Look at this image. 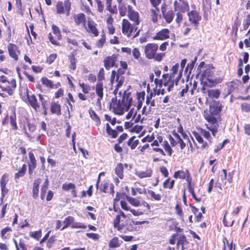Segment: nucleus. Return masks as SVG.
Returning <instances> with one entry per match:
<instances>
[{"mask_svg": "<svg viewBox=\"0 0 250 250\" xmlns=\"http://www.w3.org/2000/svg\"><path fill=\"white\" fill-rule=\"evenodd\" d=\"M159 48L158 44L151 42L147 43L144 48V53L146 58L148 60H153L160 62L166 56V53H157Z\"/></svg>", "mask_w": 250, "mask_h": 250, "instance_id": "423d86ee", "label": "nucleus"}, {"mask_svg": "<svg viewBox=\"0 0 250 250\" xmlns=\"http://www.w3.org/2000/svg\"><path fill=\"white\" fill-rule=\"evenodd\" d=\"M12 231V228L9 226L2 229L1 230V237L2 239H9L10 236V232Z\"/></svg>", "mask_w": 250, "mask_h": 250, "instance_id": "49530a36", "label": "nucleus"}, {"mask_svg": "<svg viewBox=\"0 0 250 250\" xmlns=\"http://www.w3.org/2000/svg\"><path fill=\"white\" fill-rule=\"evenodd\" d=\"M73 19L76 25H82L83 27H85L86 20L85 15L83 13H81L74 15Z\"/></svg>", "mask_w": 250, "mask_h": 250, "instance_id": "c85d7f7f", "label": "nucleus"}, {"mask_svg": "<svg viewBox=\"0 0 250 250\" xmlns=\"http://www.w3.org/2000/svg\"><path fill=\"white\" fill-rule=\"evenodd\" d=\"M63 226L61 230L63 229L70 227L72 229H83L86 228V226L81 222H75V218L72 216H68L66 217L63 221Z\"/></svg>", "mask_w": 250, "mask_h": 250, "instance_id": "f8f14e48", "label": "nucleus"}, {"mask_svg": "<svg viewBox=\"0 0 250 250\" xmlns=\"http://www.w3.org/2000/svg\"><path fill=\"white\" fill-rule=\"evenodd\" d=\"M20 95L22 98L26 97L28 99L30 95L29 94V90L27 86L22 87L21 88Z\"/></svg>", "mask_w": 250, "mask_h": 250, "instance_id": "338daca9", "label": "nucleus"}, {"mask_svg": "<svg viewBox=\"0 0 250 250\" xmlns=\"http://www.w3.org/2000/svg\"><path fill=\"white\" fill-rule=\"evenodd\" d=\"M87 26L85 25V29L86 31L90 34H91L94 37H98L99 35V30L97 27V24L93 21H88Z\"/></svg>", "mask_w": 250, "mask_h": 250, "instance_id": "bb28decb", "label": "nucleus"}, {"mask_svg": "<svg viewBox=\"0 0 250 250\" xmlns=\"http://www.w3.org/2000/svg\"><path fill=\"white\" fill-rule=\"evenodd\" d=\"M118 3V10L119 15L122 17L127 16L128 19H132L133 17L140 15L139 13L135 10L130 5H126L125 3L117 1Z\"/></svg>", "mask_w": 250, "mask_h": 250, "instance_id": "1a4fd4ad", "label": "nucleus"}, {"mask_svg": "<svg viewBox=\"0 0 250 250\" xmlns=\"http://www.w3.org/2000/svg\"><path fill=\"white\" fill-rule=\"evenodd\" d=\"M125 72H126L125 70L123 68H119L117 71H116L115 70H113L111 71V76H110L111 83L112 84L113 83L114 81L115 80V76L117 75H120V76H123L125 74Z\"/></svg>", "mask_w": 250, "mask_h": 250, "instance_id": "ea45409f", "label": "nucleus"}, {"mask_svg": "<svg viewBox=\"0 0 250 250\" xmlns=\"http://www.w3.org/2000/svg\"><path fill=\"white\" fill-rule=\"evenodd\" d=\"M150 18L153 23L158 22L159 19L161 17L160 15V9L159 8L152 7L150 9Z\"/></svg>", "mask_w": 250, "mask_h": 250, "instance_id": "7c9ffc66", "label": "nucleus"}, {"mask_svg": "<svg viewBox=\"0 0 250 250\" xmlns=\"http://www.w3.org/2000/svg\"><path fill=\"white\" fill-rule=\"evenodd\" d=\"M115 80L117 83V84L116 85L114 92H117L118 90V89L123 85L125 81V77L124 76L117 75L115 76Z\"/></svg>", "mask_w": 250, "mask_h": 250, "instance_id": "a18cd8bd", "label": "nucleus"}, {"mask_svg": "<svg viewBox=\"0 0 250 250\" xmlns=\"http://www.w3.org/2000/svg\"><path fill=\"white\" fill-rule=\"evenodd\" d=\"M174 136L177 144L180 145V146L181 149H183L186 147V143L184 142L180 136L177 133H174L173 134Z\"/></svg>", "mask_w": 250, "mask_h": 250, "instance_id": "680f3d73", "label": "nucleus"}, {"mask_svg": "<svg viewBox=\"0 0 250 250\" xmlns=\"http://www.w3.org/2000/svg\"><path fill=\"white\" fill-rule=\"evenodd\" d=\"M147 193L149 195V199L152 201H160L162 199V195L154 190H147Z\"/></svg>", "mask_w": 250, "mask_h": 250, "instance_id": "a19ab883", "label": "nucleus"}, {"mask_svg": "<svg viewBox=\"0 0 250 250\" xmlns=\"http://www.w3.org/2000/svg\"><path fill=\"white\" fill-rule=\"evenodd\" d=\"M27 171V166L24 164L20 168L18 171L15 173L14 178L16 180L19 179L20 178L23 177Z\"/></svg>", "mask_w": 250, "mask_h": 250, "instance_id": "37998d69", "label": "nucleus"}, {"mask_svg": "<svg viewBox=\"0 0 250 250\" xmlns=\"http://www.w3.org/2000/svg\"><path fill=\"white\" fill-rule=\"evenodd\" d=\"M136 137L133 136L130 137L127 142V145L130 147L131 149H134L137 146L139 143L138 140H135Z\"/></svg>", "mask_w": 250, "mask_h": 250, "instance_id": "3c124183", "label": "nucleus"}, {"mask_svg": "<svg viewBox=\"0 0 250 250\" xmlns=\"http://www.w3.org/2000/svg\"><path fill=\"white\" fill-rule=\"evenodd\" d=\"M57 54L56 53H53L50 54L47 58L45 61V62L48 64H51L54 62L55 60L57 58Z\"/></svg>", "mask_w": 250, "mask_h": 250, "instance_id": "69168bd1", "label": "nucleus"}, {"mask_svg": "<svg viewBox=\"0 0 250 250\" xmlns=\"http://www.w3.org/2000/svg\"><path fill=\"white\" fill-rule=\"evenodd\" d=\"M189 21L193 24L195 29H197L199 21L201 20V16L196 10H191L188 14Z\"/></svg>", "mask_w": 250, "mask_h": 250, "instance_id": "aec40b11", "label": "nucleus"}, {"mask_svg": "<svg viewBox=\"0 0 250 250\" xmlns=\"http://www.w3.org/2000/svg\"><path fill=\"white\" fill-rule=\"evenodd\" d=\"M113 0H105L106 10L108 11L110 14L107 15L106 19V23L107 25L113 24L114 22V19L112 15H117L118 13V9L116 5L112 6Z\"/></svg>", "mask_w": 250, "mask_h": 250, "instance_id": "ddd939ff", "label": "nucleus"}, {"mask_svg": "<svg viewBox=\"0 0 250 250\" xmlns=\"http://www.w3.org/2000/svg\"><path fill=\"white\" fill-rule=\"evenodd\" d=\"M128 219L125 213L121 210H120L119 214L116 216L113 220L114 228L118 230L120 228H121V226H122Z\"/></svg>", "mask_w": 250, "mask_h": 250, "instance_id": "6ab92c4d", "label": "nucleus"}, {"mask_svg": "<svg viewBox=\"0 0 250 250\" xmlns=\"http://www.w3.org/2000/svg\"><path fill=\"white\" fill-rule=\"evenodd\" d=\"M122 241H120L118 237H114L112 238L108 243V246L110 248L114 249L120 247Z\"/></svg>", "mask_w": 250, "mask_h": 250, "instance_id": "4c0bfd02", "label": "nucleus"}, {"mask_svg": "<svg viewBox=\"0 0 250 250\" xmlns=\"http://www.w3.org/2000/svg\"><path fill=\"white\" fill-rule=\"evenodd\" d=\"M176 214L182 220H184V214L182 208L179 203H177L175 207Z\"/></svg>", "mask_w": 250, "mask_h": 250, "instance_id": "4d7b16f0", "label": "nucleus"}, {"mask_svg": "<svg viewBox=\"0 0 250 250\" xmlns=\"http://www.w3.org/2000/svg\"><path fill=\"white\" fill-rule=\"evenodd\" d=\"M173 177L175 179H186L188 185L192 183V178L188 169H186L185 171L179 170L174 172Z\"/></svg>", "mask_w": 250, "mask_h": 250, "instance_id": "f3484780", "label": "nucleus"}, {"mask_svg": "<svg viewBox=\"0 0 250 250\" xmlns=\"http://www.w3.org/2000/svg\"><path fill=\"white\" fill-rule=\"evenodd\" d=\"M198 130L199 131V132H192V134L194 137H195V139L198 142V143L199 144L201 145V148L202 149H204L205 148H208L209 147V145L206 141H205L203 140L202 136L204 137V138L208 141L209 144H211L212 138L209 132L202 128H198Z\"/></svg>", "mask_w": 250, "mask_h": 250, "instance_id": "0eeeda50", "label": "nucleus"}, {"mask_svg": "<svg viewBox=\"0 0 250 250\" xmlns=\"http://www.w3.org/2000/svg\"><path fill=\"white\" fill-rule=\"evenodd\" d=\"M188 190L189 192L191 194L192 198L196 201V202H199L201 201L202 199L201 197H197L196 196L195 193L194 192V184L192 183L188 185Z\"/></svg>", "mask_w": 250, "mask_h": 250, "instance_id": "de8ad7c7", "label": "nucleus"}, {"mask_svg": "<svg viewBox=\"0 0 250 250\" xmlns=\"http://www.w3.org/2000/svg\"><path fill=\"white\" fill-rule=\"evenodd\" d=\"M66 102L67 104L69 105L70 108L71 110H72L73 108V106L72 104L75 103V100L73 97V96L71 93H68L67 94V98L66 99Z\"/></svg>", "mask_w": 250, "mask_h": 250, "instance_id": "0e129e2a", "label": "nucleus"}, {"mask_svg": "<svg viewBox=\"0 0 250 250\" xmlns=\"http://www.w3.org/2000/svg\"><path fill=\"white\" fill-rule=\"evenodd\" d=\"M10 119V124L12 130H17L18 126L17 123V115L14 112L9 117L8 115L6 114L4 118L2 119L1 124L2 125H6L8 124V119Z\"/></svg>", "mask_w": 250, "mask_h": 250, "instance_id": "a211bd4d", "label": "nucleus"}, {"mask_svg": "<svg viewBox=\"0 0 250 250\" xmlns=\"http://www.w3.org/2000/svg\"><path fill=\"white\" fill-rule=\"evenodd\" d=\"M120 205L122 208L125 211H130L132 214L135 216H139L141 214V211L136 210L135 209H132L128 205L127 203L124 200H122L120 202Z\"/></svg>", "mask_w": 250, "mask_h": 250, "instance_id": "c9c22d12", "label": "nucleus"}, {"mask_svg": "<svg viewBox=\"0 0 250 250\" xmlns=\"http://www.w3.org/2000/svg\"><path fill=\"white\" fill-rule=\"evenodd\" d=\"M170 30L167 28H163L157 32L153 37L154 40L163 41L169 39Z\"/></svg>", "mask_w": 250, "mask_h": 250, "instance_id": "393cba45", "label": "nucleus"}, {"mask_svg": "<svg viewBox=\"0 0 250 250\" xmlns=\"http://www.w3.org/2000/svg\"><path fill=\"white\" fill-rule=\"evenodd\" d=\"M142 19L140 15H138L132 19H123L121 23V29L123 34L128 38L134 39L140 35L141 29L138 26L141 23Z\"/></svg>", "mask_w": 250, "mask_h": 250, "instance_id": "f03ea898", "label": "nucleus"}, {"mask_svg": "<svg viewBox=\"0 0 250 250\" xmlns=\"http://www.w3.org/2000/svg\"><path fill=\"white\" fill-rule=\"evenodd\" d=\"M179 69V64L176 63L170 69L171 72L169 73L164 74L162 76V79L159 80L156 78L154 79L155 83L158 84L160 87L162 85L167 87V90L170 91L174 87V84H178V82L181 79V74L178 73Z\"/></svg>", "mask_w": 250, "mask_h": 250, "instance_id": "7ed1b4c3", "label": "nucleus"}, {"mask_svg": "<svg viewBox=\"0 0 250 250\" xmlns=\"http://www.w3.org/2000/svg\"><path fill=\"white\" fill-rule=\"evenodd\" d=\"M182 5L183 6L180 8L179 6V3L177 2V0H175L173 3L174 9L175 11L180 10L182 12H184L187 9H189V5L187 2L183 0Z\"/></svg>", "mask_w": 250, "mask_h": 250, "instance_id": "79ce46f5", "label": "nucleus"}, {"mask_svg": "<svg viewBox=\"0 0 250 250\" xmlns=\"http://www.w3.org/2000/svg\"><path fill=\"white\" fill-rule=\"evenodd\" d=\"M175 16L174 11L172 10H170L167 11L164 15H163L164 19L167 23H170L173 21Z\"/></svg>", "mask_w": 250, "mask_h": 250, "instance_id": "c03bdc74", "label": "nucleus"}, {"mask_svg": "<svg viewBox=\"0 0 250 250\" xmlns=\"http://www.w3.org/2000/svg\"><path fill=\"white\" fill-rule=\"evenodd\" d=\"M146 140L148 142H152L151 146H156L153 148V151L159 152L163 156L167 154L168 156H171L173 153V149L169 145V142L166 140L163 139V137L160 135L157 134L156 138L154 140V135L152 134L149 136L147 135L146 137Z\"/></svg>", "mask_w": 250, "mask_h": 250, "instance_id": "20e7f679", "label": "nucleus"}, {"mask_svg": "<svg viewBox=\"0 0 250 250\" xmlns=\"http://www.w3.org/2000/svg\"><path fill=\"white\" fill-rule=\"evenodd\" d=\"M106 132L111 138H116L118 135L115 129H112L108 123L106 124Z\"/></svg>", "mask_w": 250, "mask_h": 250, "instance_id": "8fccbe9b", "label": "nucleus"}, {"mask_svg": "<svg viewBox=\"0 0 250 250\" xmlns=\"http://www.w3.org/2000/svg\"><path fill=\"white\" fill-rule=\"evenodd\" d=\"M62 188L64 191L71 190V194L72 197L74 198H76L78 196L76 186L72 183H65L63 184Z\"/></svg>", "mask_w": 250, "mask_h": 250, "instance_id": "473e14b6", "label": "nucleus"}, {"mask_svg": "<svg viewBox=\"0 0 250 250\" xmlns=\"http://www.w3.org/2000/svg\"><path fill=\"white\" fill-rule=\"evenodd\" d=\"M120 102L124 107L126 108V111H128L133 104V100L131 93L127 90H125L123 93Z\"/></svg>", "mask_w": 250, "mask_h": 250, "instance_id": "2eb2a0df", "label": "nucleus"}, {"mask_svg": "<svg viewBox=\"0 0 250 250\" xmlns=\"http://www.w3.org/2000/svg\"><path fill=\"white\" fill-rule=\"evenodd\" d=\"M42 231L41 229L30 232V236L37 240H39L41 237Z\"/></svg>", "mask_w": 250, "mask_h": 250, "instance_id": "774afa93", "label": "nucleus"}, {"mask_svg": "<svg viewBox=\"0 0 250 250\" xmlns=\"http://www.w3.org/2000/svg\"><path fill=\"white\" fill-rule=\"evenodd\" d=\"M223 105L219 101H213L209 106L208 109L205 110L203 115L208 122L205 124L206 128L211 132L213 136L216 135L219 127V120Z\"/></svg>", "mask_w": 250, "mask_h": 250, "instance_id": "f257e3e1", "label": "nucleus"}, {"mask_svg": "<svg viewBox=\"0 0 250 250\" xmlns=\"http://www.w3.org/2000/svg\"><path fill=\"white\" fill-rule=\"evenodd\" d=\"M124 167L127 168L128 167L127 164H123L122 163H119L117 164L115 168V173L118 177L122 180L124 178Z\"/></svg>", "mask_w": 250, "mask_h": 250, "instance_id": "2f4dec72", "label": "nucleus"}, {"mask_svg": "<svg viewBox=\"0 0 250 250\" xmlns=\"http://www.w3.org/2000/svg\"><path fill=\"white\" fill-rule=\"evenodd\" d=\"M42 83L49 88H54L55 84L53 82L46 77H43L41 79Z\"/></svg>", "mask_w": 250, "mask_h": 250, "instance_id": "864d4df0", "label": "nucleus"}, {"mask_svg": "<svg viewBox=\"0 0 250 250\" xmlns=\"http://www.w3.org/2000/svg\"><path fill=\"white\" fill-rule=\"evenodd\" d=\"M208 96L212 99L219 98L221 92L218 89H211L208 90Z\"/></svg>", "mask_w": 250, "mask_h": 250, "instance_id": "09e8293b", "label": "nucleus"}, {"mask_svg": "<svg viewBox=\"0 0 250 250\" xmlns=\"http://www.w3.org/2000/svg\"><path fill=\"white\" fill-rule=\"evenodd\" d=\"M50 111L52 114L60 116L62 114V107L59 101H52L50 104Z\"/></svg>", "mask_w": 250, "mask_h": 250, "instance_id": "cd10ccee", "label": "nucleus"}, {"mask_svg": "<svg viewBox=\"0 0 250 250\" xmlns=\"http://www.w3.org/2000/svg\"><path fill=\"white\" fill-rule=\"evenodd\" d=\"M175 183L174 180L171 179L170 177H168L163 182V187L164 189L172 190L174 188Z\"/></svg>", "mask_w": 250, "mask_h": 250, "instance_id": "58836bf2", "label": "nucleus"}, {"mask_svg": "<svg viewBox=\"0 0 250 250\" xmlns=\"http://www.w3.org/2000/svg\"><path fill=\"white\" fill-rule=\"evenodd\" d=\"M106 41V37L104 32L101 35V38L98 40L96 42V46L99 48H101L103 47Z\"/></svg>", "mask_w": 250, "mask_h": 250, "instance_id": "bf43d9fd", "label": "nucleus"}, {"mask_svg": "<svg viewBox=\"0 0 250 250\" xmlns=\"http://www.w3.org/2000/svg\"><path fill=\"white\" fill-rule=\"evenodd\" d=\"M41 182L40 178H37L35 180L33 184L32 195L34 199H36L39 197L40 185Z\"/></svg>", "mask_w": 250, "mask_h": 250, "instance_id": "72a5a7b5", "label": "nucleus"}, {"mask_svg": "<svg viewBox=\"0 0 250 250\" xmlns=\"http://www.w3.org/2000/svg\"><path fill=\"white\" fill-rule=\"evenodd\" d=\"M126 127H130L131 129L130 131L132 132H135L136 133H140L143 132V129L144 128V126L142 125H131V124L130 125H127L126 126H125Z\"/></svg>", "mask_w": 250, "mask_h": 250, "instance_id": "603ef678", "label": "nucleus"}, {"mask_svg": "<svg viewBox=\"0 0 250 250\" xmlns=\"http://www.w3.org/2000/svg\"><path fill=\"white\" fill-rule=\"evenodd\" d=\"M27 100L28 104L30 105L35 111H38L40 108V104L35 95L32 94L30 95Z\"/></svg>", "mask_w": 250, "mask_h": 250, "instance_id": "c756f323", "label": "nucleus"}, {"mask_svg": "<svg viewBox=\"0 0 250 250\" xmlns=\"http://www.w3.org/2000/svg\"><path fill=\"white\" fill-rule=\"evenodd\" d=\"M188 242L187 240L186 237L185 235H181L180 237L178 238L177 244L176 247L178 249L180 246L184 247V245L188 244Z\"/></svg>", "mask_w": 250, "mask_h": 250, "instance_id": "5fc2aeb1", "label": "nucleus"}, {"mask_svg": "<svg viewBox=\"0 0 250 250\" xmlns=\"http://www.w3.org/2000/svg\"><path fill=\"white\" fill-rule=\"evenodd\" d=\"M128 202L133 206L135 207H141V208H138L136 210L141 211L140 215H142L145 213H148L151 212V207L149 203L145 200L140 201L137 198H133L129 196L126 197Z\"/></svg>", "mask_w": 250, "mask_h": 250, "instance_id": "6e6552de", "label": "nucleus"}, {"mask_svg": "<svg viewBox=\"0 0 250 250\" xmlns=\"http://www.w3.org/2000/svg\"><path fill=\"white\" fill-rule=\"evenodd\" d=\"M113 112L114 114L118 115H123L125 111H126V108L120 102V100L117 103L116 99L114 101V99L112 100Z\"/></svg>", "mask_w": 250, "mask_h": 250, "instance_id": "5701e85b", "label": "nucleus"}, {"mask_svg": "<svg viewBox=\"0 0 250 250\" xmlns=\"http://www.w3.org/2000/svg\"><path fill=\"white\" fill-rule=\"evenodd\" d=\"M144 120V117L142 118L141 115L140 113H137V111L133 114L132 119L131 120V123L130 122H125V126H126L127 125L131 124V125H133L134 123H137L139 122H141L143 123V121Z\"/></svg>", "mask_w": 250, "mask_h": 250, "instance_id": "e433bc0d", "label": "nucleus"}, {"mask_svg": "<svg viewBox=\"0 0 250 250\" xmlns=\"http://www.w3.org/2000/svg\"><path fill=\"white\" fill-rule=\"evenodd\" d=\"M117 230L122 233L137 231V228L134 226L133 221L128 219L126 222Z\"/></svg>", "mask_w": 250, "mask_h": 250, "instance_id": "412c9836", "label": "nucleus"}, {"mask_svg": "<svg viewBox=\"0 0 250 250\" xmlns=\"http://www.w3.org/2000/svg\"><path fill=\"white\" fill-rule=\"evenodd\" d=\"M213 68L212 64H208L204 67L202 70V77L203 79H207L209 83L212 81L211 79L214 74Z\"/></svg>", "mask_w": 250, "mask_h": 250, "instance_id": "b1692460", "label": "nucleus"}, {"mask_svg": "<svg viewBox=\"0 0 250 250\" xmlns=\"http://www.w3.org/2000/svg\"><path fill=\"white\" fill-rule=\"evenodd\" d=\"M98 82L95 85V92L97 95V102L100 103L104 97V84L102 82L105 80V71L104 68L100 69L97 74Z\"/></svg>", "mask_w": 250, "mask_h": 250, "instance_id": "9d476101", "label": "nucleus"}, {"mask_svg": "<svg viewBox=\"0 0 250 250\" xmlns=\"http://www.w3.org/2000/svg\"><path fill=\"white\" fill-rule=\"evenodd\" d=\"M51 28L53 34L55 35H56L57 39L59 41L61 40L62 39V37L61 34V30L59 27L56 25L55 24H53L51 26Z\"/></svg>", "mask_w": 250, "mask_h": 250, "instance_id": "6e6d98bb", "label": "nucleus"}, {"mask_svg": "<svg viewBox=\"0 0 250 250\" xmlns=\"http://www.w3.org/2000/svg\"><path fill=\"white\" fill-rule=\"evenodd\" d=\"M28 155L29 158V161L28 163V173L29 175L31 176L37 167V163L34 154L32 151L29 152Z\"/></svg>", "mask_w": 250, "mask_h": 250, "instance_id": "a878e982", "label": "nucleus"}, {"mask_svg": "<svg viewBox=\"0 0 250 250\" xmlns=\"http://www.w3.org/2000/svg\"><path fill=\"white\" fill-rule=\"evenodd\" d=\"M118 56V54H113L111 56H107L104 59L103 61L104 65L106 70H108L113 67H118V64L116 63Z\"/></svg>", "mask_w": 250, "mask_h": 250, "instance_id": "dca6fc26", "label": "nucleus"}, {"mask_svg": "<svg viewBox=\"0 0 250 250\" xmlns=\"http://www.w3.org/2000/svg\"><path fill=\"white\" fill-rule=\"evenodd\" d=\"M89 114L91 119L96 123L97 126H99L101 124V120L95 111L91 110L89 111Z\"/></svg>", "mask_w": 250, "mask_h": 250, "instance_id": "13d9d810", "label": "nucleus"}, {"mask_svg": "<svg viewBox=\"0 0 250 250\" xmlns=\"http://www.w3.org/2000/svg\"><path fill=\"white\" fill-rule=\"evenodd\" d=\"M238 82V80L232 81L229 82L227 83L228 91L230 93L232 92L234 89L237 88Z\"/></svg>", "mask_w": 250, "mask_h": 250, "instance_id": "052dcab7", "label": "nucleus"}, {"mask_svg": "<svg viewBox=\"0 0 250 250\" xmlns=\"http://www.w3.org/2000/svg\"><path fill=\"white\" fill-rule=\"evenodd\" d=\"M109 188V193L113 196L114 194V186L112 183H111L108 180H104L103 183H102L99 187L98 190L102 193L107 192L108 188Z\"/></svg>", "mask_w": 250, "mask_h": 250, "instance_id": "4be33fe9", "label": "nucleus"}, {"mask_svg": "<svg viewBox=\"0 0 250 250\" xmlns=\"http://www.w3.org/2000/svg\"><path fill=\"white\" fill-rule=\"evenodd\" d=\"M17 88V81L15 78L2 75L0 76V96L3 98L7 95L12 96Z\"/></svg>", "mask_w": 250, "mask_h": 250, "instance_id": "39448f33", "label": "nucleus"}, {"mask_svg": "<svg viewBox=\"0 0 250 250\" xmlns=\"http://www.w3.org/2000/svg\"><path fill=\"white\" fill-rule=\"evenodd\" d=\"M135 175L140 179L149 178L153 174V170L151 168H147L146 170L136 171Z\"/></svg>", "mask_w": 250, "mask_h": 250, "instance_id": "f704fd0d", "label": "nucleus"}, {"mask_svg": "<svg viewBox=\"0 0 250 250\" xmlns=\"http://www.w3.org/2000/svg\"><path fill=\"white\" fill-rule=\"evenodd\" d=\"M72 3L70 0H59L56 4V12L59 15L69 16L71 10Z\"/></svg>", "mask_w": 250, "mask_h": 250, "instance_id": "9b49d317", "label": "nucleus"}, {"mask_svg": "<svg viewBox=\"0 0 250 250\" xmlns=\"http://www.w3.org/2000/svg\"><path fill=\"white\" fill-rule=\"evenodd\" d=\"M7 48L10 58L14 62H18L19 60V57L21 54L20 47L14 43H9L7 44Z\"/></svg>", "mask_w": 250, "mask_h": 250, "instance_id": "4468645a", "label": "nucleus"}, {"mask_svg": "<svg viewBox=\"0 0 250 250\" xmlns=\"http://www.w3.org/2000/svg\"><path fill=\"white\" fill-rule=\"evenodd\" d=\"M79 85L84 94H88L91 90V86L88 84L84 83H79Z\"/></svg>", "mask_w": 250, "mask_h": 250, "instance_id": "e2e57ef3", "label": "nucleus"}]
</instances>
